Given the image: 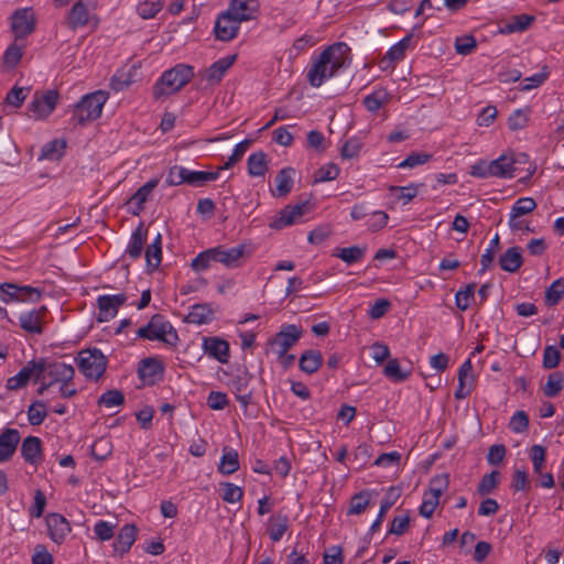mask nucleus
<instances>
[{
	"instance_id": "obj_1",
	"label": "nucleus",
	"mask_w": 564,
	"mask_h": 564,
	"mask_svg": "<svg viewBox=\"0 0 564 564\" xmlns=\"http://www.w3.org/2000/svg\"><path fill=\"white\" fill-rule=\"evenodd\" d=\"M350 63V47L344 42L332 44L312 59L306 78L312 87H321L340 69L349 67Z\"/></svg>"
},
{
	"instance_id": "obj_2",
	"label": "nucleus",
	"mask_w": 564,
	"mask_h": 564,
	"mask_svg": "<svg viewBox=\"0 0 564 564\" xmlns=\"http://www.w3.org/2000/svg\"><path fill=\"white\" fill-rule=\"evenodd\" d=\"M194 67L180 63L162 73L152 88L154 99L171 96L180 91L194 77Z\"/></svg>"
},
{
	"instance_id": "obj_3",
	"label": "nucleus",
	"mask_w": 564,
	"mask_h": 564,
	"mask_svg": "<svg viewBox=\"0 0 564 564\" xmlns=\"http://www.w3.org/2000/svg\"><path fill=\"white\" fill-rule=\"evenodd\" d=\"M516 160L512 154H501L492 161H479L471 166L470 174L479 178H512L516 172Z\"/></svg>"
},
{
	"instance_id": "obj_4",
	"label": "nucleus",
	"mask_w": 564,
	"mask_h": 564,
	"mask_svg": "<svg viewBox=\"0 0 564 564\" xmlns=\"http://www.w3.org/2000/svg\"><path fill=\"white\" fill-rule=\"evenodd\" d=\"M108 99V94L102 90H97L87 94L75 105L73 111V120L77 124H85L89 121L96 120L101 116L105 102Z\"/></svg>"
},
{
	"instance_id": "obj_5",
	"label": "nucleus",
	"mask_w": 564,
	"mask_h": 564,
	"mask_svg": "<svg viewBox=\"0 0 564 564\" xmlns=\"http://www.w3.org/2000/svg\"><path fill=\"white\" fill-rule=\"evenodd\" d=\"M137 337L147 340H159L167 345H174L178 337L171 323L160 314L151 317L147 325L137 330Z\"/></svg>"
},
{
	"instance_id": "obj_6",
	"label": "nucleus",
	"mask_w": 564,
	"mask_h": 564,
	"mask_svg": "<svg viewBox=\"0 0 564 564\" xmlns=\"http://www.w3.org/2000/svg\"><path fill=\"white\" fill-rule=\"evenodd\" d=\"M76 361L79 371L88 380L97 381L107 368V358L98 348L83 349L79 351Z\"/></svg>"
},
{
	"instance_id": "obj_7",
	"label": "nucleus",
	"mask_w": 564,
	"mask_h": 564,
	"mask_svg": "<svg viewBox=\"0 0 564 564\" xmlns=\"http://www.w3.org/2000/svg\"><path fill=\"white\" fill-rule=\"evenodd\" d=\"M36 365L41 366L39 370L40 380L50 379L53 384L63 381H72L75 376V369L72 365L64 361H50L46 358L36 360Z\"/></svg>"
},
{
	"instance_id": "obj_8",
	"label": "nucleus",
	"mask_w": 564,
	"mask_h": 564,
	"mask_svg": "<svg viewBox=\"0 0 564 564\" xmlns=\"http://www.w3.org/2000/svg\"><path fill=\"white\" fill-rule=\"evenodd\" d=\"M58 97L56 90H46L41 95L35 94L28 107L30 118L41 120L48 117L54 111Z\"/></svg>"
},
{
	"instance_id": "obj_9",
	"label": "nucleus",
	"mask_w": 564,
	"mask_h": 564,
	"mask_svg": "<svg viewBox=\"0 0 564 564\" xmlns=\"http://www.w3.org/2000/svg\"><path fill=\"white\" fill-rule=\"evenodd\" d=\"M302 336L301 327L289 324L282 327V329L274 336L270 341L273 350L280 356L286 355L288 350L296 344Z\"/></svg>"
},
{
	"instance_id": "obj_10",
	"label": "nucleus",
	"mask_w": 564,
	"mask_h": 564,
	"mask_svg": "<svg viewBox=\"0 0 564 564\" xmlns=\"http://www.w3.org/2000/svg\"><path fill=\"white\" fill-rule=\"evenodd\" d=\"M128 296L124 293H118L113 295H99L97 297V307H98V322H109L112 319L120 306L126 304Z\"/></svg>"
},
{
	"instance_id": "obj_11",
	"label": "nucleus",
	"mask_w": 564,
	"mask_h": 564,
	"mask_svg": "<svg viewBox=\"0 0 564 564\" xmlns=\"http://www.w3.org/2000/svg\"><path fill=\"white\" fill-rule=\"evenodd\" d=\"M238 55L231 54L214 62L209 67L199 72V76L209 85H218L228 69L235 64Z\"/></svg>"
},
{
	"instance_id": "obj_12",
	"label": "nucleus",
	"mask_w": 564,
	"mask_h": 564,
	"mask_svg": "<svg viewBox=\"0 0 564 564\" xmlns=\"http://www.w3.org/2000/svg\"><path fill=\"white\" fill-rule=\"evenodd\" d=\"M240 21H238L228 10L220 13L215 22L214 33L217 40L229 42L234 40L240 29Z\"/></svg>"
},
{
	"instance_id": "obj_13",
	"label": "nucleus",
	"mask_w": 564,
	"mask_h": 564,
	"mask_svg": "<svg viewBox=\"0 0 564 564\" xmlns=\"http://www.w3.org/2000/svg\"><path fill=\"white\" fill-rule=\"evenodd\" d=\"M138 376L144 384L153 386L163 378L164 366L158 358H144L139 364Z\"/></svg>"
},
{
	"instance_id": "obj_14",
	"label": "nucleus",
	"mask_w": 564,
	"mask_h": 564,
	"mask_svg": "<svg viewBox=\"0 0 564 564\" xmlns=\"http://www.w3.org/2000/svg\"><path fill=\"white\" fill-rule=\"evenodd\" d=\"M202 348L205 354L220 364H227L230 358L229 343L220 337H204Z\"/></svg>"
},
{
	"instance_id": "obj_15",
	"label": "nucleus",
	"mask_w": 564,
	"mask_h": 564,
	"mask_svg": "<svg viewBox=\"0 0 564 564\" xmlns=\"http://www.w3.org/2000/svg\"><path fill=\"white\" fill-rule=\"evenodd\" d=\"M40 367L41 366L36 365V360L28 361L25 366L15 376L10 377L7 380L6 388L10 391H15L21 388H24L32 378H34L36 382L40 381Z\"/></svg>"
},
{
	"instance_id": "obj_16",
	"label": "nucleus",
	"mask_w": 564,
	"mask_h": 564,
	"mask_svg": "<svg viewBox=\"0 0 564 564\" xmlns=\"http://www.w3.org/2000/svg\"><path fill=\"white\" fill-rule=\"evenodd\" d=\"M12 31L17 39L31 34L35 28V20L30 9H19L12 15Z\"/></svg>"
},
{
	"instance_id": "obj_17",
	"label": "nucleus",
	"mask_w": 564,
	"mask_h": 564,
	"mask_svg": "<svg viewBox=\"0 0 564 564\" xmlns=\"http://www.w3.org/2000/svg\"><path fill=\"white\" fill-rule=\"evenodd\" d=\"M48 535L52 541L61 544L70 532V524L59 513H50L45 519Z\"/></svg>"
},
{
	"instance_id": "obj_18",
	"label": "nucleus",
	"mask_w": 564,
	"mask_h": 564,
	"mask_svg": "<svg viewBox=\"0 0 564 564\" xmlns=\"http://www.w3.org/2000/svg\"><path fill=\"white\" fill-rule=\"evenodd\" d=\"M536 208V203L532 197H521L517 199L511 208L509 227L511 230L517 231L522 229V220L520 216L527 215Z\"/></svg>"
},
{
	"instance_id": "obj_19",
	"label": "nucleus",
	"mask_w": 564,
	"mask_h": 564,
	"mask_svg": "<svg viewBox=\"0 0 564 564\" xmlns=\"http://www.w3.org/2000/svg\"><path fill=\"white\" fill-rule=\"evenodd\" d=\"M46 313L47 308L45 306L22 313L19 317L20 327L30 334H42L43 318Z\"/></svg>"
},
{
	"instance_id": "obj_20",
	"label": "nucleus",
	"mask_w": 564,
	"mask_h": 564,
	"mask_svg": "<svg viewBox=\"0 0 564 564\" xmlns=\"http://www.w3.org/2000/svg\"><path fill=\"white\" fill-rule=\"evenodd\" d=\"M21 441L20 432L17 429H6L0 434V463L12 458Z\"/></svg>"
},
{
	"instance_id": "obj_21",
	"label": "nucleus",
	"mask_w": 564,
	"mask_h": 564,
	"mask_svg": "<svg viewBox=\"0 0 564 564\" xmlns=\"http://www.w3.org/2000/svg\"><path fill=\"white\" fill-rule=\"evenodd\" d=\"M238 21H249L256 18L259 10L258 0H231L227 9Z\"/></svg>"
},
{
	"instance_id": "obj_22",
	"label": "nucleus",
	"mask_w": 564,
	"mask_h": 564,
	"mask_svg": "<svg viewBox=\"0 0 564 564\" xmlns=\"http://www.w3.org/2000/svg\"><path fill=\"white\" fill-rule=\"evenodd\" d=\"M158 184V178H151L132 195L128 202L132 215L138 216L144 209V204Z\"/></svg>"
},
{
	"instance_id": "obj_23",
	"label": "nucleus",
	"mask_w": 564,
	"mask_h": 564,
	"mask_svg": "<svg viewBox=\"0 0 564 564\" xmlns=\"http://www.w3.org/2000/svg\"><path fill=\"white\" fill-rule=\"evenodd\" d=\"M215 262H219L227 268H237L239 260L245 253V246H237L232 248H224L221 246L215 247Z\"/></svg>"
},
{
	"instance_id": "obj_24",
	"label": "nucleus",
	"mask_w": 564,
	"mask_h": 564,
	"mask_svg": "<svg viewBox=\"0 0 564 564\" xmlns=\"http://www.w3.org/2000/svg\"><path fill=\"white\" fill-rule=\"evenodd\" d=\"M137 532L138 530L134 524H124L113 543L115 553H118L120 556L127 553L135 541Z\"/></svg>"
},
{
	"instance_id": "obj_25",
	"label": "nucleus",
	"mask_w": 564,
	"mask_h": 564,
	"mask_svg": "<svg viewBox=\"0 0 564 564\" xmlns=\"http://www.w3.org/2000/svg\"><path fill=\"white\" fill-rule=\"evenodd\" d=\"M42 442L37 436H26L22 441L21 455L24 460L31 465H36L40 460Z\"/></svg>"
},
{
	"instance_id": "obj_26",
	"label": "nucleus",
	"mask_w": 564,
	"mask_h": 564,
	"mask_svg": "<svg viewBox=\"0 0 564 564\" xmlns=\"http://www.w3.org/2000/svg\"><path fill=\"white\" fill-rule=\"evenodd\" d=\"M400 495H401L400 489L397 487L392 486L388 489L384 498L382 499V501L380 503L379 513L370 527V530H369L370 533L376 532L380 528L386 513L395 503V501L398 500Z\"/></svg>"
},
{
	"instance_id": "obj_27",
	"label": "nucleus",
	"mask_w": 564,
	"mask_h": 564,
	"mask_svg": "<svg viewBox=\"0 0 564 564\" xmlns=\"http://www.w3.org/2000/svg\"><path fill=\"white\" fill-rule=\"evenodd\" d=\"M523 259L520 247L508 248L499 259L500 268L506 271L513 273L520 269Z\"/></svg>"
},
{
	"instance_id": "obj_28",
	"label": "nucleus",
	"mask_w": 564,
	"mask_h": 564,
	"mask_svg": "<svg viewBox=\"0 0 564 564\" xmlns=\"http://www.w3.org/2000/svg\"><path fill=\"white\" fill-rule=\"evenodd\" d=\"M322 364L323 355L316 349L305 350L299 360L300 369L307 375L315 373L321 368Z\"/></svg>"
},
{
	"instance_id": "obj_29",
	"label": "nucleus",
	"mask_w": 564,
	"mask_h": 564,
	"mask_svg": "<svg viewBox=\"0 0 564 564\" xmlns=\"http://www.w3.org/2000/svg\"><path fill=\"white\" fill-rule=\"evenodd\" d=\"M295 171L292 167L282 169L275 176V193L278 197L286 196L293 187V175Z\"/></svg>"
},
{
	"instance_id": "obj_30",
	"label": "nucleus",
	"mask_w": 564,
	"mask_h": 564,
	"mask_svg": "<svg viewBox=\"0 0 564 564\" xmlns=\"http://www.w3.org/2000/svg\"><path fill=\"white\" fill-rule=\"evenodd\" d=\"M88 20L89 12L87 7L82 1L76 2L68 13V26L72 30H76L78 28L86 25Z\"/></svg>"
},
{
	"instance_id": "obj_31",
	"label": "nucleus",
	"mask_w": 564,
	"mask_h": 564,
	"mask_svg": "<svg viewBox=\"0 0 564 564\" xmlns=\"http://www.w3.org/2000/svg\"><path fill=\"white\" fill-rule=\"evenodd\" d=\"M248 173L254 177H262L268 171L267 154L262 151L254 152L249 155L248 161Z\"/></svg>"
},
{
	"instance_id": "obj_32",
	"label": "nucleus",
	"mask_w": 564,
	"mask_h": 564,
	"mask_svg": "<svg viewBox=\"0 0 564 564\" xmlns=\"http://www.w3.org/2000/svg\"><path fill=\"white\" fill-rule=\"evenodd\" d=\"M147 240V231L142 229V225H140L131 235L130 241L128 243L126 253L131 259H138L141 257L143 251V246Z\"/></svg>"
},
{
	"instance_id": "obj_33",
	"label": "nucleus",
	"mask_w": 564,
	"mask_h": 564,
	"mask_svg": "<svg viewBox=\"0 0 564 564\" xmlns=\"http://www.w3.org/2000/svg\"><path fill=\"white\" fill-rule=\"evenodd\" d=\"M66 142L55 139L45 143L41 150L40 160L56 161L64 155Z\"/></svg>"
},
{
	"instance_id": "obj_34",
	"label": "nucleus",
	"mask_w": 564,
	"mask_h": 564,
	"mask_svg": "<svg viewBox=\"0 0 564 564\" xmlns=\"http://www.w3.org/2000/svg\"><path fill=\"white\" fill-rule=\"evenodd\" d=\"M219 172L192 171L187 169L186 184L194 187H202L208 182L216 181Z\"/></svg>"
},
{
	"instance_id": "obj_35",
	"label": "nucleus",
	"mask_w": 564,
	"mask_h": 564,
	"mask_svg": "<svg viewBox=\"0 0 564 564\" xmlns=\"http://www.w3.org/2000/svg\"><path fill=\"white\" fill-rule=\"evenodd\" d=\"M564 389V375L560 371L551 372L547 376L545 386L543 387V393L547 398L557 397Z\"/></svg>"
},
{
	"instance_id": "obj_36",
	"label": "nucleus",
	"mask_w": 564,
	"mask_h": 564,
	"mask_svg": "<svg viewBox=\"0 0 564 564\" xmlns=\"http://www.w3.org/2000/svg\"><path fill=\"white\" fill-rule=\"evenodd\" d=\"M410 373V370L401 368L399 360L395 358L389 359L383 368V375L393 382H402L406 380Z\"/></svg>"
},
{
	"instance_id": "obj_37",
	"label": "nucleus",
	"mask_w": 564,
	"mask_h": 564,
	"mask_svg": "<svg viewBox=\"0 0 564 564\" xmlns=\"http://www.w3.org/2000/svg\"><path fill=\"white\" fill-rule=\"evenodd\" d=\"M239 469L238 453L235 449L225 451L218 466V471L224 475H231Z\"/></svg>"
},
{
	"instance_id": "obj_38",
	"label": "nucleus",
	"mask_w": 564,
	"mask_h": 564,
	"mask_svg": "<svg viewBox=\"0 0 564 564\" xmlns=\"http://www.w3.org/2000/svg\"><path fill=\"white\" fill-rule=\"evenodd\" d=\"M365 253V247L351 246L347 248L337 249L334 256L339 258L347 264H352L360 261L364 258Z\"/></svg>"
},
{
	"instance_id": "obj_39",
	"label": "nucleus",
	"mask_w": 564,
	"mask_h": 564,
	"mask_svg": "<svg viewBox=\"0 0 564 564\" xmlns=\"http://www.w3.org/2000/svg\"><path fill=\"white\" fill-rule=\"evenodd\" d=\"M564 297V279H557L545 290L544 301L549 306H554Z\"/></svg>"
},
{
	"instance_id": "obj_40",
	"label": "nucleus",
	"mask_w": 564,
	"mask_h": 564,
	"mask_svg": "<svg viewBox=\"0 0 564 564\" xmlns=\"http://www.w3.org/2000/svg\"><path fill=\"white\" fill-rule=\"evenodd\" d=\"M212 310L205 304H196L192 306L186 319L188 323L202 325L210 321Z\"/></svg>"
},
{
	"instance_id": "obj_41",
	"label": "nucleus",
	"mask_w": 564,
	"mask_h": 564,
	"mask_svg": "<svg viewBox=\"0 0 564 564\" xmlns=\"http://www.w3.org/2000/svg\"><path fill=\"white\" fill-rule=\"evenodd\" d=\"M531 109H517L508 118V127L512 131L524 129L530 119Z\"/></svg>"
},
{
	"instance_id": "obj_42",
	"label": "nucleus",
	"mask_w": 564,
	"mask_h": 564,
	"mask_svg": "<svg viewBox=\"0 0 564 564\" xmlns=\"http://www.w3.org/2000/svg\"><path fill=\"white\" fill-rule=\"evenodd\" d=\"M534 17L529 14L513 15L506 24L505 30L508 33L523 32L533 23Z\"/></svg>"
},
{
	"instance_id": "obj_43",
	"label": "nucleus",
	"mask_w": 564,
	"mask_h": 564,
	"mask_svg": "<svg viewBox=\"0 0 564 564\" xmlns=\"http://www.w3.org/2000/svg\"><path fill=\"white\" fill-rule=\"evenodd\" d=\"M475 283L467 284L464 290L455 294V304L460 311H466L475 300Z\"/></svg>"
},
{
	"instance_id": "obj_44",
	"label": "nucleus",
	"mask_w": 564,
	"mask_h": 564,
	"mask_svg": "<svg viewBox=\"0 0 564 564\" xmlns=\"http://www.w3.org/2000/svg\"><path fill=\"white\" fill-rule=\"evenodd\" d=\"M449 485V475L444 473L440 475H435L430 480L429 490L426 494L432 495L434 497L441 498V496L447 490Z\"/></svg>"
},
{
	"instance_id": "obj_45",
	"label": "nucleus",
	"mask_w": 564,
	"mask_h": 564,
	"mask_svg": "<svg viewBox=\"0 0 564 564\" xmlns=\"http://www.w3.org/2000/svg\"><path fill=\"white\" fill-rule=\"evenodd\" d=\"M500 478V473L498 470H492L489 474H486L479 481L477 486V492L480 496H487L491 494L495 488L498 486Z\"/></svg>"
},
{
	"instance_id": "obj_46",
	"label": "nucleus",
	"mask_w": 564,
	"mask_h": 564,
	"mask_svg": "<svg viewBox=\"0 0 564 564\" xmlns=\"http://www.w3.org/2000/svg\"><path fill=\"white\" fill-rule=\"evenodd\" d=\"M187 169L181 165H173L165 175L166 186H180L186 184Z\"/></svg>"
},
{
	"instance_id": "obj_47",
	"label": "nucleus",
	"mask_w": 564,
	"mask_h": 564,
	"mask_svg": "<svg viewBox=\"0 0 564 564\" xmlns=\"http://www.w3.org/2000/svg\"><path fill=\"white\" fill-rule=\"evenodd\" d=\"M215 262L214 249H207L199 252L191 263V267L196 272H203L210 267V263Z\"/></svg>"
},
{
	"instance_id": "obj_48",
	"label": "nucleus",
	"mask_w": 564,
	"mask_h": 564,
	"mask_svg": "<svg viewBox=\"0 0 564 564\" xmlns=\"http://www.w3.org/2000/svg\"><path fill=\"white\" fill-rule=\"evenodd\" d=\"M340 169L334 164L328 163L319 169H317L314 173V182L315 183H322V182H329L333 180H336L339 175Z\"/></svg>"
},
{
	"instance_id": "obj_49",
	"label": "nucleus",
	"mask_w": 564,
	"mask_h": 564,
	"mask_svg": "<svg viewBox=\"0 0 564 564\" xmlns=\"http://www.w3.org/2000/svg\"><path fill=\"white\" fill-rule=\"evenodd\" d=\"M221 498L225 502L236 503L243 497V490L239 486L231 482H221Z\"/></svg>"
},
{
	"instance_id": "obj_50",
	"label": "nucleus",
	"mask_w": 564,
	"mask_h": 564,
	"mask_svg": "<svg viewBox=\"0 0 564 564\" xmlns=\"http://www.w3.org/2000/svg\"><path fill=\"white\" fill-rule=\"evenodd\" d=\"M411 40L412 35H406L403 39H401L398 43H395L389 48V51L386 54V58H388L391 62L401 61L405 55V51L410 46Z\"/></svg>"
},
{
	"instance_id": "obj_51",
	"label": "nucleus",
	"mask_w": 564,
	"mask_h": 564,
	"mask_svg": "<svg viewBox=\"0 0 564 564\" xmlns=\"http://www.w3.org/2000/svg\"><path fill=\"white\" fill-rule=\"evenodd\" d=\"M46 415L45 403L43 401H34L28 409V420L33 426L42 424Z\"/></svg>"
},
{
	"instance_id": "obj_52",
	"label": "nucleus",
	"mask_w": 564,
	"mask_h": 564,
	"mask_svg": "<svg viewBox=\"0 0 564 564\" xmlns=\"http://www.w3.org/2000/svg\"><path fill=\"white\" fill-rule=\"evenodd\" d=\"M251 143V140L246 139L238 144H236L231 155L228 158L227 162L219 167L220 170H229L231 169L236 163H238L242 156L245 155L246 151L248 150L249 145Z\"/></svg>"
},
{
	"instance_id": "obj_53",
	"label": "nucleus",
	"mask_w": 564,
	"mask_h": 564,
	"mask_svg": "<svg viewBox=\"0 0 564 564\" xmlns=\"http://www.w3.org/2000/svg\"><path fill=\"white\" fill-rule=\"evenodd\" d=\"M386 99H387V91L383 89H379V90H376L372 94L366 96L364 98V105L368 111L376 112L377 110L380 109V107L386 101Z\"/></svg>"
},
{
	"instance_id": "obj_54",
	"label": "nucleus",
	"mask_w": 564,
	"mask_h": 564,
	"mask_svg": "<svg viewBox=\"0 0 564 564\" xmlns=\"http://www.w3.org/2000/svg\"><path fill=\"white\" fill-rule=\"evenodd\" d=\"M550 73L546 66H543L540 73H536L530 77L523 79V84L520 88L521 91H529L533 88L541 86L549 77Z\"/></svg>"
},
{
	"instance_id": "obj_55",
	"label": "nucleus",
	"mask_w": 564,
	"mask_h": 564,
	"mask_svg": "<svg viewBox=\"0 0 564 564\" xmlns=\"http://www.w3.org/2000/svg\"><path fill=\"white\" fill-rule=\"evenodd\" d=\"M299 220L300 219L295 216V213L290 208V206H286L279 213V217L271 224V227L281 229L283 227L291 226Z\"/></svg>"
},
{
	"instance_id": "obj_56",
	"label": "nucleus",
	"mask_w": 564,
	"mask_h": 564,
	"mask_svg": "<svg viewBox=\"0 0 564 564\" xmlns=\"http://www.w3.org/2000/svg\"><path fill=\"white\" fill-rule=\"evenodd\" d=\"M124 402V395L119 390H108L105 393H102L99 399L98 403L102 404L107 408L121 405Z\"/></svg>"
},
{
	"instance_id": "obj_57",
	"label": "nucleus",
	"mask_w": 564,
	"mask_h": 564,
	"mask_svg": "<svg viewBox=\"0 0 564 564\" xmlns=\"http://www.w3.org/2000/svg\"><path fill=\"white\" fill-rule=\"evenodd\" d=\"M529 416L524 411H517L510 419L509 429L514 433H522L528 430Z\"/></svg>"
},
{
	"instance_id": "obj_58",
	"label": "nucleus",
	"mask_w": 564,
	"mask_h": 564,
	"mask_svg": "<svg viewBox=\"0 0 564 564\" xmlns=\"http://www.w3.org/2000/svg\"><path fill=\"white\" fill-rule=\"evenodd\" d=\"M477 46L476 39L473 35H464L455 41V50L460 55H469Z\"/></svg>"
},
{
	"instance_id": "obj_59",
	"label": "nucleus",
	"mask_w": 564,
	"mask_h": 564,
	"mask_svg": "<svg viewBox=\"0 0 564 564\" xmlns=\"http://www.w3.org/2000/svg\"><path fill=\"white\" fill-rule=\"evenodd\" d=\"M162 260V247L149 245L145 249V261L148 268L153 271L159 268Z\"/></svg>"
},
{
	"instance_id": "obj_60",
	"label": "nucleus",
	"mask_w": 564,
	"mask_h": 564,
	"mask_svg": "<svg viewBox=\"0 0 564 564\" xmlns=\"http://www.w3.org/2000/svg\"><path fill=\"white\" fill-rule=\"evenodd\" d=\"M161 1H144L138 6V13L143 19L154 18L162 9Z\"/></svg>"
},
{
	"instance_id": "obj_61",
	"label": "nucleus",
	"mask_w": 564,
	"mask_h": 564,
	"mask_svg": "<svg viewBox=\"0 0 564 564\" xmlns=\"http://www.w3.org/2000/svg\"><path fill=\"white\" fill-rule=\"evenodd\" d=\"M546 452L542 445H533L530 449V458L532 460L533 470L535 474H541L543 464L545 462Z\"/></svg>"
},
{
	"instance_id": "obj_62",
	"label": "nucleus",
	"mask_w": 564,
	"mask_h": 564,
	"mask_svg": "<svg viewBox=\"0 0 564 564\" xmlns=\"http://www.w3.org/2000/svg\"><path fill=\"white\" fill-rule=\"evenodd\" d=\"M361 148L362 142L358 138H350L344 143L340 155L344 159H354L358 156Z\"/></svg>"
},
{
	"instance_id": "obj_63",
	"label": "nucleus",
	"mask_w": 564,
	"mask_h": 564,
	"mask_svg": "<svg viewBox=\"0 0 564 564\" xmlns=\"http://www.w3.org/2000/svg\"><path fill=\"white\" fill-rule=\"evenodd\" d=\"M389 216L386 212L377 210L371 213V217L369 218L367 225L368 229L372 232L379 231L384 228L388 224Z\"/></svg>"
},
{
	"instance_id": "obj_64",
	"label": "nucleus",
	"mask_w": 564,
	"mask_h": 564,
	"mask_svg": "<svg viewBox=\"0 0 564 564\" xmlns=\"http://www.w3.org/2000/svg\"><path fill=\"white\" fill-rule=\"evenodd\" d=\"M561 360L560 350L555 346H547L543 352V367L545 369L556 368Z\"/></svg>"
}]
</instances>
